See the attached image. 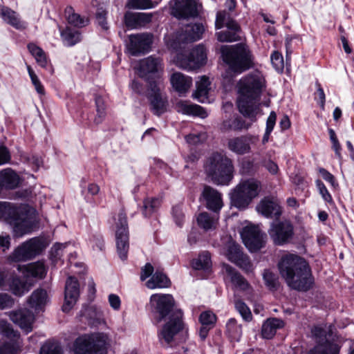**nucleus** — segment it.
<instances>
[{"label":"nucleus","instance_id":"nucleus-24","mask_svg":"<svg viewBox=\"0 0 354 354\" xmlns=\"http://www.w3.org/2000/svg\"><path fill=\"white\" fill-rule=\"evenodd\" d=\"M10 319L21 329L27 333L32 330V325L34 322V315L28 309H19L9 313Z\"/></svg>","mask_w":354,"mask_h":354},{"label":"nucleus","instance_id":"nucleus-57","mask_svg":"<svg viewBox=\"0 0 354 354\" xmlns=\"http://www.w3.org/2000/svg\"><path fill=\"white\" fill-rule=\"evenodd\" d=\"M138 13L127 12L124 15V22L127 27L131 28H136L138 25Z\"/></svg>","mask_w":354,"mask_h":354},{"label":"nucleus","instance_id":"nucleus-20","mask_svg":"<svg viewBox=\"0 0 354 354\" xmlns=\"http://www.w3.org/2000/svg\"><path fill=\"white\" fill-rule=\"evenodd\" d=\"M80 295L79 283L73 277H69L65 285L64 303L62 306L64 312H69L76 304Z\"/></svg>","mask_w":354,"mask_h":354},{"label":"nucleus","instance_id":"nucleus-1","mask_svg":"<svg viewBox=\"0 0 354 354\" xmlns=\"http://www.w3.org/2000/svg\"><path fill=\"white\" fill-rule=\"evenodd\" d=\"M240 97L237 101L239 112L252 122L261 113L259 97L266 88V80L259 73L249 74L237 84Z\"/></svg>","mask_w":354,"mask_h":354},{"label":"nucleus","instance_id":"nucleus-19","mask_svg":"<svg viewBox=\"0 0 354 354\" xmlns=\"http://www.w3.org/2000/svg\"><path fill=\"white\" fill-rule=\"evenodd\" d=\"M152 43V35L149 33L131 35L128 49L132 55L148 51Z\"/></svg>","mask_w":354,"mask_h":354},{"label":"nucleus","instance_id":"nucleus-22","mask_svg":"<svg viewBox=\"0 0 354 354\" xmlns=\"http://www.w3.org/2000/svg\"><path fill=\"white\" fill-rule=\"evenodd\" d=\"M149 100L151 109L156 115H160L166 111L167 102L165 97L160 93V86L155 82L149 83Z\"/></svg>","mask_w":354,"mask_h":354},{"label":"nucleus","instance_id":"nucleus-62","mask_svg":"<svg viewBox=\"0 0 354 354\" xmlns=\"http://www.w3.org/2000/svg\"><path fill=\"white\" fill-rule=\"evenodd\" d=\"M139 27L144 26L151 22L153 15L151 13H138Z\"/></svg>","mask_w":354,"mask_h":354},{"label":"nucleus","instance_id":"nucleus-44","mask_svg":"<svg viewBox=\"0 0 354 354\" xmlns=\"http://www.w3.org/2000/svg\"><path fill=\"white\" fill-rule=\"evenodd\" d=\"M95 105L97 115L94 119V122L99 124L104 120L106 116V106L102 97L97 96L95 97Z\"/></svg>","mask_w":354,"mask_h":354},{"label":"nucleus","instance_id":"nucleus-60","mask_svg":"<svg viewBox=\"0 0 354 354\" xmlns=\"http://www.w3.org/2000/svg\"><path fill=\"white\" fill-rule=\"evenodd\" d=\"M106 12L102 9H99L96 13V19L98 24L102 27V28L106 30L109 27L106 21Z\"/></svg>","mask_w":354,"mask_h":354},{"label":"nucleus","instance_id":"nucleus-52","mask_svg":"<svg viewBox=\"0 0 354 354\" xmlns=\"http://www.w3.org/2000/svg\"><path fill=\"white\" fill-rule=\"evenodd\" d=\"M316 185L318 189L319 194L322 196L323 200H324L326 202L331 204L333 203V198L330 193L328 192L327 188L326 187L325 185L323 183V182L317 179L316 181Z\"/></svg>","mask_w":354,"mask_h":354},{"label":"nucleus","instance_id":"nucleus-39","mask_svg":"<svg viewBox=\"0 0 354 354\" xmlns=\"http://www.w3.org/2000/svg\"><path fill=\"white\" fill-rule=\"evenodd\" d=\"M211 266V257L208 252H203L192 262V266L196 270H208Z\"/></svg>","mask_w":354,"mask_h":354},{"label":"nucleus","instance_id":"nucleus-47","mask_svg":"<svg viewBox=\"0 0 354 354\" xmlns=\"http://www.w3.org/2000/svg\"><path fill=\"white\" fill-rule=\"evenodd\" d=\"M227 332L234 339H239L242 333L241 326L237 324L234 319H230L226 324Z\"/></svg>","mask_w":354,"mask_h":354},{"label":"nucleus","instance_id":"nucleus-31","mask_svg":"<svg viewBox=\"0 0 354 354\" xmlns=\"http://www.w3.org/2000/svg\"><path fill=\"white\" fill-rule=\"evenodd\" d=\"M250 121L251 122H246L245 120L238 117L226 119L221 124V129L223 131L248 129L250 127L252 122H253L251 120Z\"/></svg>","mask_w":354,"mask_h":354},{"label":"nucleus","instance_id":"nucleus-12","mask_svg":"<svg viewBox=\"0 0 354 354\" xmlns=\"http://www.w3.org/2000/svg\"><path fill=\"white\" fill-rule=\"evenodd\" d=\"M46 247L42 239L32 238L17 248L10 257L14 261H26L39 254Z\"/></svg>","mask_w":354,"mask_h":354},{"label":"nucleus","instance_id":"nucleus-59","mask_svg":"<svg viewBox=\"0 0 354 354\" xmlns=\"http://www.w3.org/2000/svg\"><path fill=\"white\" fill-rule=\"evenodd\" d=\"M172 212L176 223L178 226H181L185 220V215L182 207L180 205L175 206L173 208Z\"/></svg>","mask_w":354,"mask_h":354},{"label":"nucleus","instance_id":"nucleus-38","mask_svg":"<svg viewBox=\"0 0 354 354\" xmlns=\"http://www.w3.org/2000/svg\"><path fill=\"white\" fill-rule=\"evenodd\" d=\"M243 254V252L241 250V246L237 243L234 242H230L227 245L225 254L227 259L233 263L236 261L237 259H239Z\"/></svg>","mask_w":354,"mask_h":354},{"label":"nucleus","instance_id":"nucleus-15","mask_svg":"<svg viewBox=\"0 0 354 354\" xmlns=\"http://www.w3.org/2000/svg\"><path fill=\"white\" fill-rule=\"evenodd\" d=\"M312 333L317 339L318 344L310 351V354H338L337 345L326 340V331L324 328L315 326Z\"/></svg>","mask_w":354,"mask_h":354},{"label":"nucleus","instance_id":"nucleus-58","mask_svg":"<svg viewBox=\"0 0 354 354\" xmlns=\"http://www.w3.org/2000/svg\"><path fill=\"white\" fill-rule=\"evenodd\" d=\"M230 19L229 15L225 11H220L216 15L215 26L216 29L223 27Z\"/></svg>","mask_w":354,"mask_h":354},{"label":"nucleus","instance_id":"nucleus-53","mask_svg":"<svg viewBox=\"0 0 354 354\" xmlns=\"http://www.w3.org/2000/svg\"><path fill=\"white\" fill-rule=\"evenodd\" d=\"M40 354H62L61 347L56 343L47 342L41 346Z\"/></svg>","mask_w":354,"mask_h":354},{"label":"nucleus","instance_id":"nucleus-32","mask_svg":"<svg viewBox=\"0 0 354 354\" xmlns=\"http://www.w3.org/2000/svg\"><path fill=\"white\" fill-rule=\"evenodd\" d=\"M19 176L12 169H7L0 173V183L8 189H15L19 184Z\"/></svg>","mask_w":354,"mask_h":354},{"label":"nucleus","instance_id":"nucleus-51","mask_svg":"<svg viewBox=\"0 0 354 354\" xmlns=\"http://www.w3.org/2000/svg\"><path fill=\"white\" fill-rule=\"evenodd\" d=\"M235 308L244 320L249 322L252 319V316L251 311L245 303L240 300H237L235 302Z\"/></svg>","mask_w":354,"mask_h":354},{"label":"nucleus","instance_id":"nucleus-4","mask_svg":"<svg viewBox=\"0 0 354 354\" xmlns=\"http://www.w3.org/2000/svg\"><path fill=\"white\" fill-rule=\"evenodd\" d=\"M204 169L207 176L216 185H227L233 178L232 160L221 152H213L206 159Z\"/></svg>","mask_w":354,"mask_h":354},{"label":"nucleus","instance_id":"nucleus-43","mask_svg":"<svg viewBox=\"0 0 354 354\" xmlns=\"http://www.w3.org/2000/svg\"><path fill=\"white\" fill-rule=\"evenodd\" d=\"M10 289L12 293L17 296H21L29 290V286L27 283L19 278L12 279L10 285Z\"/></svg>","mask_w":354,"mask_h":354},{"label":"nucleus","instance_id":"nucleus-56","mask_svg":"<svg viewBox=\"0 0 354 354\" xmlns=\"http://www.w3.org/2000/svg\"><path fill=\"white\" fill-rule=\"evenodd\" d=\"M207 136L206 133L201 132L199 133H192L185 137L187 142L191 145H197L202 143L207 140Z\"/></svg>","mask_w":354,"mask_h":354},{"label":"nucleus","instance_id":"nucleus-6","mask_svg":"<svg viewBox=\"0 0 354 354\" xmlns=\"http://www.w3.org/2000/svg\"><path fill=\"white\" fill-rule=\"evenodd\" d=\"M261 190V183L249 179L239 183L230 193L232 204L239 209H245Z\"/></svg>","mask_w":354,"mask_h":354},{"label":"nucleus","instance_id":"nucleus-48","mask_svg":"<svg viewBox=\"0 0 354 354\" xmlns=\"http://www.w3.org/2000/svg\"><path fill=\"white\" fill-rule=\"evenodd\" d=\"M234 263L243 270L245 273H252L254 270L253 263L250 261L249 257L244 253L237 259L236 261Z\"/></svg>","mask_w":354,"mask_h":354},{"label":"nucleus","instance_id":"nucleus-50","mask_svg":"<svg viewBox=\"0 0 354 354\" xmlns=\"http://www.w3.org/2000/svg\"><path fill=\"white\" fill-rule=\"evenodd\" d=\"M263 280L266 286L270 290H275L279 286L277 279L274 273L270 270H265L263 274Z\"/></svg>","mask_w":354,"mask_h":354},{"label":"nucleus","instance_id":"nucleus-55","mask_svg":"<svg viewBox=\"0 0 354 354\" xmlns=\"http://www.w3.org/2000/svg\"><path fill=\"white\" fill-rule=\"evenodd\" d=\"M271 62L277 71H282L284 67L283 58L278 51H274L271 55Z\"/></svg>","mask_w":354,"mask_h":354},{"label":"nucleus","instance_id":"nucleus-14","mask_svg":"<svg viewBox=\"0 0 354 354\" xmlns=\"http://www.w3.org/2000/svg\"><path fill=\"white\" fill-rule=\"evenodd\" d=\"M0 328L3 335L10 339L9 342L0 346V354H15L21 346L19 334L6 322L1 321Z\"/></svg>","mask_w":354,"mask_h":354},{"label":"nucleus","instance_id":"nucleus-17","mask_svg":"<svg viewBox=\"0 0 354 354\" xmlns=\"http://www.w3.org/2000/svg\"><path fill=\"white\" fill-rule=\"evenodd\" d=\"M258 140L257 136L248 134L229 139L227 146L230 151L237 155H244L251 152V145L256 144Z\"/></svg>","mask_w":354,"mask_h":354},{"label":"nucleus","instance_id":"nucleus-35","mask_svg":"<svg viewBox=\"0 0 354 354\" xmlns=\"http://www.w3.org/2000/svg\"><path fill=\"white\" fill-rule=\"evenodd\" d=\"M170 280L161 272L156 271L146 282V286L149 289L164 288L170 286Z\"/></svg>","mask_w":354,"mask_h":354},{"label":"nucleus","instance_id":"nucleus-54","mask_svg":"<svg viewBox=\"0 0 354 354\" xmlns=\"http://www.w3.org/2000/svg\"><path fill=\"white\" fill-rule=\"evenodd\" d=\"M201 325H207L214 326L216 321V315L210 311L202 313L199 317Z\"/></svg>","mask_w":354,"mask_h":354},{"label":"nucleus","instance_id":"nucleus-10","mask_svg":"<svg viewBox=\"0 0 354 354\" xmlns=\"http://www.w3.org/2000/svg\"><path fill=\"white\" fill-rule=\"evenodd\" d=\"M206 50L202 45L194 48L188 55L178 54L175 60L176 65L184 70L194 71L205 64Z\"/></svg>","mask_w":354,"mask_h":354},{"label":"nucleus","instance_id":"nucleus-34","mask_svg":"<svg viewBox=\"0 0 354 354\" xmlns=\"http://www.w3.org/2000/svg\"><path fill=\"white\" fill-rule=\"evenodd\" d=\"M210 82L206 76H202L196 82V90L193 93V97L200 102H205L207 100V94L209 90Z\"/></svg>","mask_w":354,"mask_h":354},{"label":"nucleus","instance_id":"nucleus-46","mask_svg":"<svg viewBox=\"0 0 354 354\" xmlns=\"http://www.w3.org/2000/svg\"><path fill=\"white\" fill-rule=\"evenodd\" d=\"M160 205V201L158 198H147L144 201L143 214L145 216H151L158 209Z\"/></svg>","mask_w":354,"mask_h":354},{"label":"nucleus","instance_id":"nucleus-37","mask_svg":"<svg viewBox=\"0 0 354 354\" xmlns=\"http://www.w3.org/2000/svg\"><path fill=\"white\" fill-rule=\"evenodd\" d=\"M65 12L68 22L75 27L82 28L88 23L87 18L82 17L80 15L75 13L71 7L67 8Z\"/></svg>","mask_w":354,"mask_h":354},{"label":"nucleus","instance_id":"nucleus-29","mask_svg":"<svg viewBox=\"0 0 354 354\" xmlns=\"http://www.w3.org/2000/svg\"><path fill=\"white\" fill-rule=\"evenodd\" d=\"M0 16L6 23L16 29L21 30L26 28L25 23L21 21L18 15L9 8L3 7L0 8Z\"/></svg>","mask_w":354,"mask_h":354},{"label":"nucleus","instance_id":"nucleus-64","mask_svg":"<svg viewBox=\"0 0 354 354\" xmlns=\"http://www.w3.org/2000/svg\"><path fill=\"white\" fill-rule=\"evenodd\" d=\"M109 302L111 308H113L114 310H118L120 309L121 301L118 295L115 294H111L109 296Z\"/></svg>","mask_w":354,"mask_h":354},{"label":"nucleus","instance_id":"nucleus-61","mask_svg":"<svg viewBox=\"0 0 354 354\" xmlns=\"http://www.w3.org/2000/svg\"><path fill=\"white\" fill-rule=\"evenodd\" d=\"M319 172L324 180L328 182L331 186L335 187L337 184L335 182L334 176L324 168H320Z\"/></svg>","mask_w":354,"mask_h":354},{"label":"nucleus","instance_id":"nucleus-45","mask_svg":"<svg viewBox=\"0 0 354 354\" xmlns=\"http://www.w3.org/2000/svg\"><path fill=\"white\" fill-rule=\"evenodd\" d=\"M157 4L151 0H128L127 6L131 9H149L154 8Z\"/></svg>","mask_w":354,"mask_h":354},{"label":"nucleus","instance_id":"nucleus-7","mask_svg":"<svg viewBox=\"0 0 354 354\" xmlns=\"http://www.w3.org/2000/svg\"><path fill=\"white\" fill-rule=\"evenodd\" d=\"M0 218L5 219L12 226L17 236H21L30 231V221L27 216L20 214L17 208L9 203H0Z\"/></svg>","mask_w":354,"mask_h":354},{"label":"nucleus","instance_id":"nucleus-23","mask_svg":"<svg viewBox=\"0 0 354 354\" xmlns=\"http://www.w3.org/2000/svg\"><path fill=\"white\" fill-rule=\"evenodd\" d=\"M138 74L142 78L148 75L154 74L162 70V63L160 58L149 56L139 62L137 67Z\"/></svg>","mask_w":354,"mask_h":354},{"label":"nucleus","instance_id":"nucleus-2","mask_svg":"<svg viewBox=\"0 0 354 354\" xmlns=\"http://www.w3.org/2000/svg\"><path fill=\"white\" fill-rule=\"evenodd\" d=\"M280 274L292 289L306 291L312 286L311 271L307 261L294 254L283 255L278 264Z\"/></svg>","mask_w":354,"mask_h":354},{"label":"nucleus","instance_id":"nucleus-26","mask_svg":"<svg viewBox=\"0 0 354 354\" xmlns=\"http://www.w3.org/2000/svg\"><path fill=\"white\" fill-rule=\"evenodd\" d=\"M223 272L230 279L232 284L241 290H247L250 286L247 280L235 268L227 263L222 265Z\"/></svg>","mask_w":354,"mask_h":354},{"label":"nucleus","instance_id":"nucleus-11","mask_svg":"<svg viewBox=\"0 0 354 354\" xmlns=\"http://www.w3.org/2000/svg\"><path fill=\"white\" fill-rule=\"evenodd\" d=\"M268 234L277 245H283L288 243L294 235V227L288 220L276 221L270 224Z\"/></svg>","mask_w":354,"mask_h":354},{"label":"nucleus","instance_id":"nucleus-63","mask_svg":"<svg viewBox=\"0 0 354 354\" xmlns=\"http://www.w3.org/2000/svg\"><path fill=\"white\" fill-rule=\"evenodd\" d=\"M153 270H154V269H153V267L151 266V264L147 263L142 268V270H141V274H140L141 281H145L147 278L150 277L152 274Z\"/></svg>","mask_w":354,"mask_h":354},{"label":"nucleus","instance_id":"nucleus-41","mask_svg":"<svg viewBox=\"0 0 354 354\" xmlns=\"http://www.w3.org/2000/svg\"><path fill=\"white\" fill-rule=\"evenodd\" d=\"M26 270L28 274L40 279L44 277L46 273L44 264L40 261L27 265Z\"/></svg>","mask_w":354,"mask_h":354},{"label":"nucleus","instance_id":"nucleus-25","mask_svg":"<svg viewBox=\"0 0 354 354\" xmlns=\"http://www.w3.org/2000/svg\"><path fill=\"white\" fill-rule=\"evenodd\" d=\"M202 195L205 201L206 207L209 209L217 212L222 208L223 205L222 196L216 189L209 186H205Z\"/></svg>","mask_w":354,"mask_h":354},{"label":"nucleus","instance_id":"nucleus-3","mask_svg":"<svg viewBox=\"0 0 354 354\" xmlns=\"http://www.w3.org/2000/svg\"><path fill=\"white\" fill-rule=\"evenodd\" d=\"M150 304L158 315V322L169 315V320L164 325L159 333L160 339L170 344L174 337L183 328L182 312L173 310L174 300L171 295L154 294L151 296Z\"/></svg>","mask_w":354,"mask_h":354},{"label":"nucleus","instance_id":"nucleus-27","mask_svg":"<svg viewBox=\"0 0 354 354\" xmlns=\"http://www.w3.org/2000/svg\"><path fill=\"white\" fill-rule=\"evenodd\" d=\"M174 89L180 94L187 93L192 85V79L180 72L174 73L170 77Z\"/></svg>","mask_w":354,"mask_h":354},{"label":"nucleus","instance_id":"nucleus-40","mask_svg":"<svg viewBox=\"0 0 354 354\" xmlns=\"http://www.w3.org/2000/svg\"><path fill=\"white\" fill-rule=\"evenodd\" d=\"M198 225L207 230L214 229L217 225L218 218H213L207 212L201 213L197 218Z\"/></svg>","mask_w":354,"mask_h":354},{"label":"nucleus","instance_id":"nucleus-21","mask_svg":"<svg viewBox=\"0 0 354 354\" xmlns=\"http://www.w3.org/2000/svg\"><path fill=\"white\" fill-rule=\"evenodd\" d=\"M257 212L267 218H276L281 214V208L276 198L265 197L256 207Z\"/></svg>","mask_w":354,"mask_h":354},{"label":"nucleus","instance_id":"nucleus-18","mask_svg":"<svg viewBox=\"0 0 354 354\" xmlns=\"http://www.w3.org/2000/svg\"><path fill=\"white\" fill-rule=\"evenodd\" d=\"M171 14L178 19H185L198 15L197 5L193 0H176L171 3Z\"/></svg>","mask_w":354,"mask_h":354},{"label":"nucleus","instance_id":"nucleus-49","mask_svg":"<svg viewBox=\"0 0 354 354\" xmlns=\"http://www.w3.org/2000/svg\"><path fill=\"white\" fill-rule=\"evenodd\" d=\"M216 36L218 41L221 42H232L240 39V37L236 32L230 30L216 32Z\"/></svg>","mask_w":354,"mask_h":354},{"label":"nucleus","instance_id":"nucleus-5","mask_svg":"<svg viewBox=\"0 0 354 354\" xmlns=\"http://www.w3.org/2000/svg\"><path fill=\"white\" fill-rule=\"evenodd\" d=\"M221 52L223 61L235 72L241 73L252 65L250 51L244 44L223 46Z\"/></svg>","mask_w":354,"mask_h":354},{"label":"nucleus","instance_id":"nucleus-13","mask_svg":"<svg viewBox=\"0 0 354 354\" xmlns=\"http://www.w3.org/2000/svg\"><path fill=\"white\" fill-rule=\"evenodd\" d=\"M241 235L245 245L250 251L261 249L263 246L266 238V235L261 232L257 226L254 225L245 227Z\"/></svg>","mask_w":354,"mask_h":354},{"label":"nucleus","instance_id":"nucleus-28","mask_svg":"<svg viewBox=\"0 0 354 354\" xmlns=\"http://www.w3.org/2000/svg\"><path fill=\"white\" fill-rule=\"evenodd\" d=\"M177 111L183 114L198 116L205 118L207 116L206 111L201 106L187 101H180L176 105Z\"/></svg>","mask_w":354,"mask_h":354},{"label":"nucleus","instance_id":"nucleus-16","mask_svg":"<svg viewBox=\"0 0 354 354\" xmlns=\"http://www.w3.org/2000/svg\"><path fill=\"white\" fill-rule=\"evenodd\" d=\"M205 31L203 24H189L185 26L182 31L176 37L171 46L174 48L180 47L181 43L192 42L200 39Z\"/></svg>","mask_w":354,"mask_h":354},{"label":"nucleus","instance_id":"nucleus-36","mask_svg":"<svg viewBox=\"0 0 354 354\" xmlns=\"http://www.w3.org/2000/svg\"><path fill=\"white\" fill-rule=\"evenodd\" d=\"M28 49L41 67L46 68L47 66L48 61L46 55L40 47L31 43L28 45Z\"/></svg>","mask_w":354,"mask_h":354},{"label":"nucleus","instance_id":"nucleus-42","mask_svg":"<svg viewBox=\"0 0 354 354\" xmlns=\"http://www.w3.org/2000/svg\"><path fill=\"white\" fill-rule=\"evenodd\" d=\"M62 37L68 46H73L80 41V35L78 31L66 28L62 32Z\"/></svg>","mask_w":354,"mask_h":354},{"label":"nucleus","instance_id":"nucleus-9","mask_svg":"<svg viewBox=\"0 0 354 354\" xmlns=\"http://www.w3.org/2000/svg\"><path fill=\"white\" fill-rule=\"evenodd\" d=\"M114 220L118 252L120 259L125 260L129 250V229L127 215L123 209L120 210Z\"/></svg>","mask_w":354,"mask_h":354},{"label":"nucleus","instance_id":"nucleus-33","mask_svg":"<svg viewBox=\"0 0 354 354\" xmlns=\"http://www.w3.org/2000/svg\"><path fill=\"white\" fill-rule=\"evenodd\" d=\"M47 301V292L42 289L35 290L28 299L30 308L35 310H41Z\"/></svg>","mask_w":354,"mask_h":354},{"label":"nucleus","instance_id":"nucleus-8","mask_svg":"<svg viewBox=\"0 0 354 354\" xmlns=\"http://www.w3.org/2000/svg\"><path fill=\"white\" fill-rule=\"evenodd\" d=\"M73 349L75 354H104L105 336L100 333L80 336L75 339Z\"/></svg>","mask_w":354,"mask_h":354},{"label":"nucleus","instance_id":"nucleus-30","mask_svg":"<svg viewBox=\"0 0 354 354\" xmlns=\"http://www.w3.org/2000/svg\"><path fill=\"white\" fill-rule=\"evenodd\" d=\"M283 322L277 318L268 319L262 325L261 335L265 339L272 338L277 329L283 327Z\"/></svg>","mask_w":354,"mask_h":354}]
</instances>
